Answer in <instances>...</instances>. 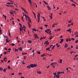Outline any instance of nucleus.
<instances>
[{
	"mask_svg": "<svg viewBox=\"0 0 78 78\" xmlns=\"http://www.w3.org/2000/svg\"><path fill=\"white\" fill-rule=\"evenodd\" d=\"M71 20H69V21H68V22H69V23H71Z\"/></svg>",
	"mask_w": 78,
	"mask_h": 78,
	"instance_id": "obj_54",
	"label": "nucleus"
},
{
	"mask_svg": "<svg viewBox=\"0 0 78 78\" xmlns=\"http://www.w3.org/2000/svg\"><path fill=\"white\" fill-rule=\"evenodd\" d=\"M60 45H58L57 46V48H58L59 47H60Z\"/></svg>",
	"mask_w": 78,
	"mask_h": 78,
	"instance_id": "obj_63",
	"label": "nucleus"
},
{
	"mask_svg": "<svg viewBox=\"0 0 78 78\" xmlns=\"http://www.w3.org/2000/svg\"><path fill=\"white\" fill-rule=\"evenodd\" d=\"M12 22V24L14 25H15V23H14V21H13Z\"/></svg>",
	"mask_w": 78,
	"mask_h": 78,
	"instance_id": "obj_60",
	"label": "nucleus"
},
{
	"mask_svg": "<svg viewBox=\"0 0 78 78\" xmlns=\"http://www.w3.org/2000/svg\"><path fill=\"white\" fill-rule=\"evenodd\" d=\"M45 32L46 33H47V34H49L48 32V30H45Z\"/></svg>",
	"mask_w": 78,
	"mask_h": 78,
	"instance_id": "obj_31",
	"label": "nucleus"
},
{
	"mask_svg": "<svg viewBox=\"0 0 78 78\" xmlns=\"http://www.w3.org/2000/svg\"><path fill=\"white\" fill-rule=\"evenodd\" d=\"M47 30H48V31H50V33H49V35H51V34H52V33H51V30H50V29H47Z\"/></svg>",
	"mask_w": 78,
	"mask_h": 78,
	"instance_id": "obj_3",
	"label": "nucleus"
},
{
	"mask_svg": "<svg viewBox=\"0 0 78 78\" xmlns=\"http://www.w3.org/2000/svg\"><path fill=\"white\" fill-rule=\"evenodd\" d=\"M49 17H50V19H53V17H52V16H49Z\"/></svg>",
	"mask_w": 78,
	"mask_h": 78,
	"instance_id": "obj_26",
	"label": "nucleus"
},
{
	"mask_svg": "<svg viewBox=\"0 0 78 78\" xmlns=\"http://www.w3.org/2000/svg\"><path fill=\"white\" fill-rule=\"evenodd\" d=\"M49 49H50V48H46V51H47L48 50H49Z\"/></svg>",
	"mask_w": 78,
	"mask_h": 78,
	"instance_id": "obj_30",
	"label": "nucleus"
},
{
	"mask_svg": "<svg viewBox=\"0 0 78 78\" xmlns=\"http://www.w3.org/2000/svg\"><path fill=\"white\" fill-rule=\"evenodd\" d=\"M6 6H9V7H11L14 8V6L13 5H9L7 4L6 5Z\"/></svg>",
	"mask_w": 78,
	"mask_h": 78,
	"instance_id": "obj_7",
	"label": "nucleus"
},
{
	"mask_svg": "<svg viewBox=\"0 0 78 78\" xmlns=\"http://www.w3.org/2000/svg\"><path fill=\"white\" fill-rule=\"evenodd\" d=\"M33 66H34V67H37V64H33Z\"/></svg>",
	"mask_w": 78,
	"mask_h": 78,
	"instance_id": "obj_23",
	"label": "nucleus"
},
{
	"mask_svg": "<svg viewBox=\"0 0 78 78\" xmlns=\"http://www.w3.org/2000/svg\"><path fill=\"white\" fill-rule=\"evenodd\" d=\"M53 38V36H51L49 38V39L50 40H51Z\"/></svg>",
	"mask_w": 78,
	"mask_h": 78,
	"instance_id": "obj_16",
	"label": "nucleus"
},
{
	"mask_svg": "<svg viewBox=\"0 0 78 78\" xmlns=\"http://www.w3.org/2000/svg\"><path fill=\"white\" fill-rule=\"evenodd\" d=\"M7 59V58H3V60L4 61V62H6V61H5V59Z\"/></svg>",
	"mask_w": 78,
	"mask_h": 78,
	"instance_id": "obj_22",
	"label": "nucleus"
},
{
	"mask_svg": "<svg viewBox=\"0 0 78 78\" xmlns=\"http://www.w3.org/2000/svg\"><path fill=\"white\" fill-rule=\"evenodd\" d=\"M12 44V46H14V45H15V44L14 43Z\"/></svg>",
	"mask_w": 78,
	"mask_h": 78,
	"instance_id": "obj_52",
	"label": "nucleus"
},
{
	"mask_svg": "<svg viewBox=\"0 0 78 78\" xmlns=\"http://www.w3.org/2000/svg\"><path fill=\"white\" fill-rule=\"evenodd\" d=\"M78 40L75 41V43H78Z\"/></svg>",
	"mask_w": 78,
	"mask_h": 78,
	"instance_id": "obj_47",
	"label": "nucleus"
},
{
	"mask_svg": "<svg viewBox=\"0 0 78 78\" xmlns=\"http://www.w3.org/2000/svg\"><path fill=\"white\" fill-rule=\"evenodd\" d=\"M31 29H32V32H33V31H37L35 29H32V28H31Z\"/></svg>",
	"mask_w": 78,
	"mask_h": 78,
	"instance_id": "obj_12",
	"label": "nucleus"
},
{
	"mask_svg": "<svg viewBox=\"0 0 78 78\" xmlns=\"http://www.w3.org/2000/svg\"><path fill=\"white\" fill-rule=\"evenodd\" d=\"M68 40H69V41H71V39H70V38H69Z\"/></svg>",
	"mask_w": 78,
	"mask_h": 78,
	"instance_id": "obj_62",
	"label": "nucleus"
},
{
	"mask_svg": "<svg viewBox=\"0 0 78 78\" xmlns=\"http://www.w3.org/2000/svg\"><path fill=\"white\" fill-rule=\"evenodd\" d=\"M3 69L2 68H0V70L2 71Z\"/></svg>",
	"mask_w": 78,
	"mask_h": 78,
	"instance_id": "obj_46",
	"label": "nucleus"
},
{
	"mask_svg": "<svg viewBox=\"0 0 78 78\" xmlns=\"http://www.w3.org/2000/svg\"><path fill=\"white\" fill-rule=\"evenodd\" d=\"M55 47V45H54L53 46H52V48H51V50L54 49V47Z\"/></svg>",
	"mask_w": 78,
	"mask_h": 78,
	"instance_id": "obj_33",
	"label": "nucleus"
},
{
	"mask_svg": "<svg viewBox=\"0 0 78 78\" xmlns=\"http://www.w3.org/2000/svg\"><path fill=\"white\" fill-rule=\"evenodd\" d=\"M68 47V45L66 43L65 45V48H67Z\"/></svg>",
	"mask_w": 78,
	"mask_h": 78,
	"instance_id": "obj_19",
	"label": "nucleus"
},
{
	"mask_svg": "<svg viewBox=\"0 0 78 78\" xmlns=\"http://www.w3.org/2000/svg\"><path fill=\"white\" fill-rule=\"evenodd\" d=\"M11 50V48H9V49H8V51H10V50Z\"/></svg>",
	"mask_w": 78,
	"mask_h": 78,
	"instance_id": "obj_58",
	"label": "nucleus"
},
{
	"mask_svg": "<svg viewBox=\"0 0 78 78\" xmlns=\"http://www.w3.org/2000/svg\"><path fill=\"white\" fill-rule=\"evenodd\" d=\"M40 16L38 15V16H37L38 19H40Z\"/></svg>",
	"mask_w": 78,
	"mask_h": 78,
	"instance_id": "obj_44",
	"label": "nucleus"
},
{
	"mask_svg": "<svg viewBox=\"0 0 78 78\" xmlns=\"http://www.w3.org/2000/svg\"><path fill=\"white\" fill-rule=\"evenodd\" d=\"M27 68H29V69H30L31 67H30V66H27Z\"/></svg>",
	"mask_w": 78,
	"mask_h": 78,
	"instance_id": "obj_20",
	"label": "nucleus"
},
{
	"mask_svg": "<svg viewBox=\"0 0 78 78\" xmlns=\"http://www.w3.org/2000/svg\"><path fill=\"white\" fill-rule=\"evenodd\" d=\"M40 21V18H38V22L39 23Z\"/></svg>",
	"mask_w": 78,
	"mask_h": 78,
	"instance_id": "obj_28",
	"label": "nucleus"
},
{
	"mask_svg": "<svg viewBox=\"0 0 78 78\" xmlns=\"http://www.w3.org/2000/svg\"><path fill=\"white\" fill-rule=\"evenodd\" d=\"M71 25H70L69 24H68V27H69Z\"/></svg>",
	"mask_w": 78,
	"mask_h": 78,
	"instance_id": "obj_49",
	"label": "nucleus"
},
{
	"mask_svg": "<svg viewBox=\"0 0 78 78\" xmlns=\"http://www.w3.org/2000/svg\"><path fill=\"white\" fill-rule=\"evenodd\" d=\"M18 50H20V51H22V48L21 47H20L19 49H18Z\"/></svg>",
	"mask_w": 78,
	"mask_h": 78,
	"instance_id": "obj_21",
	"label": "nucleus"
},
{
	"mask_svg": "<svg viewBox=\"0 0 78 78\" xmlns=\"http://www.w3.org/2000/svg\"><path fill=\"white\" fill-rule=\"evenodd\" d=\"M55 24H54L52 25V27H55Z\"/></svg>",
	"mask_w": 78,
	"mask_h": 78,
	"instance_id": "obj_27",
	"label": "nucleus"
},
{
	"mask_svg": "<svg viewBox=\"0 0 78 78\" xmlns=\"http://www.w3.org/2000/svg\"><path fill=\"white\" fill-rule=\"evenodd\" d=\"M43 2H44V3L45 4H46V5H48V4L45 1H43Z\"/></svg>",
	"mask_w": 78,
	"mask_h": 78,
	"instance_id": "obj_18",
	"label": "nucleus"
},
{
	"mask_svg": "<svg viewBox=\"0 0 78 78\" xmlns=\"http://www.w3.org/2000/svg\"><path fill=\"white\" fill-rule=\"evenodd\" d=\"M29 2H30V4L31 5V0H29Z\"/></svg>",
	"mask_w": 78,
	"mask_h": 78,
	"instance_id": "obj_34",
	"label": "nucleus"
},
{
	"mask_svg": "<svg viewBox=\"0 0 78 78\" xmlns=\"http://www.w3.org/2000/svg\"><path fill=\"white\" fill-rule=\"evenodd\" d=\"M20 32H21V31H22L23 30V29L22 27H20Z\"/></svg>",
	"mask_w": 78,
	"mask_h": 78,
	"instance_id": "obj_5",
	"label": "nucleus"
},
{
	"mask_svg": "<svg viewBox=\"0 0 78 78\" xmlns=\"http://www.w3.org/2000/svg\"><path fill=\"white\" fill-rule=\"evenodd\" d=\"M56 76V78H60L59 77L60 76L59 75L57 74L55 75Z\"/></svg>",
	"mask_w": 78,
	"mask_h": 78,
	"instance_id": "obj_9",
	"label": "nucleus"
},
{
	"mask_svg": "<svg viewBox=\"0 0 78 78\" xmlns=\"http://www.w3.org/2000/svg\"><path fill=\"white\" fill-rule=\"evenodd\" d=\"M34 36L35 37V38H38V39H39V37H38L37 35V34H34Z\"/></svg>",
	"mask_w": 78,
	"mask_h": 78,
	"instance_id": "obj_1",
	"label": "nucleus"
},
{
	"mask_svg": "<svg viewBox=\"0 0 78 78\" xmlns=\"http://www.w3.org/2000/svg\"><path fill=\"white\" fill-rule=\"evenodd\" d=\"M7 4L8 5H13V3H7Z\"/></svg>",
	"mask_w": 78,
	"mask_h": 78,
	"instance_id": "obj_24",
	"label": "nucleus"
},
{
	"mask_svg": "<svg viewBox=\"0 0 78 78\" xmlns=\"http://www.w3.org/2000/svg\"><path fill=\"white\" fill-rule=\"evenodd\" d=\"M55 62H53L51 63L50 65H51V66H54L55 65Z\"/></svg>",
	"mask_w": 78,
	"mask_h": 78,
	"instance_id": "obj_6",
	"label": "nucleus"
},
{
	"mask_svg": "<svg viewBox=\"0 0 78 78\" xmlns=\"http://www.w3.org/2000/svg\"><path fill=\"white\" fill-rule=\"evenodd\" d=\"M72 5L74 6H75V4H72Z\"/></svg>",
	"mask_w": 78,
	"mask_h": 78,
	"instance_id": "obj_38",
	"label": "nucleus"
},
{
	"mask_svg": "<svg viewBox=\"0 0 78 78\" xmlns=\"http://www.w3.org/2000/svg\"><path fill=\"white\" fill-rule=\"evenodd\" d=\"M46 45H48L49 44V42H48V43H46Z\"/></svg>",
	"mask_w": 78,
	"mask_h": 78,
	"instance_id": "obj_56",
	"label": "nucleus"
},
{
	"mask_svg": "<svg viewBox=\"0 0 78 78\" xmlns=\"http://www.w3.org/2000/svg\"><path fill=\"white\" fill-rule=\"evenodd\" d=\"M60 40H61V41L63 42V41H64V39H61Z\"/></svg>",
	"mask_w": 78,
	"mask_h": 78,
	"instance_id": "obj_35",
	"label": "nucleus"
},
{
	"mask_svg": "<svg viewBox=\"0 0 78 78\" xmlns=\"http://www.w3.org/2000/svg\"><path fill=\"white\" fill-rule=\"evenodd\" d=\"M15 10H16V11H18L19 10V9L16 8V9H15Z\"/></svg>",
	"mask_w": 78,
	"mask_h": 78,
	"instance_id": "obj_41",
	"label": "nucleus"
},
{
	"mask_svg": "<svg viewBox=\"0 0 78 78\" xmlns=\"http://www.w3.org/2000/svg\"><path fill=\"white\" fill-rule=\"evenodd\" d=\"M47 8H48V10H50V9H51V8H50V7H49V6H47Z\"/></svg>",
	"mask_w": 78,
	"mask_h": 78,
	"instance_id": "obj_13",
	"label": "nucleus"
},
{
	"mask_svg": "<svg viewBox=\"0 0 78 78\" xmlns=\"http://www.w3.org/2000/svg\"><path fill=\"white\" fill-rule=\"evenodd\" d=\"M27 56H24V59H26V58Z\"/></svg>",
	"mask_w": 78,
	"mask_h": 78,
	"instance_id": "obj_53",
	"label": "nucleus"
},
{
	"mask_svg": "<svg viewBox=\"0 0 78 78\" xmlns=\"http://www.w3.org/2000/svg\"><path fill=\"white\" fill-rule=\"evenodd\" d=\"M44 26L46 27H47L48 26V25H45Z\"/></svg>",
	"mask_w": 78,
	"mask_h": 78,
	"instance_id": "obj_61",
	"label": "nucleus"
},
{
	"mask_svg": "<svg viewBox=\"0 0 78 78\" xmlns=\"http://www.w3.org/2000/svg\"><path fill=\"white\" fill-rule=\"evenodd\" d=\"M37 53H38V54H41V52L38 51V52H37Z\"/></svg>",
	"mask_w": 78,
	"mask_h": 78,
	"instance_id": "obj_51",
	"label": "nucleus"
},
{
	"mask_svg": "<svg viewBox=\"0 0 78 78\" xmlns=\"http://www.w3.org/2000/svg\"><path fill=\"white\" fill-rule=\"evenodd\" d=\"M43 39V38L42 37H41V38H40V40H41Z\"/></svg>",
	"mask_w": 78,
	"mask_h": 78,
	"instance_id": "obj_55",
	"label": "nucleus"
},
{
	"mask_svg": "<svg viewBox=\"0 0 78 78\" xmlns=\"http://www.w3.org/2000/svg\"><path fill=\"white\" fill-rule=\"evenodd\" d=\"M76 34H78L77 35V36H76V37H78V33H76Z\"/></svg>",
	"mask_w": 78,
	"mask_h": 78,
	"instance_id": "obj_45",
	"label": "nucleus"
},
{
	"mask_svg": "<svg viewBox=\"0 0 78 78\" xmlns=\"http://www.w3.org/2000/svg\"><path fill=\"white\" fill-rule=\"evenodd\" d=\"M6 69H3V71H4L5 72H6Z\"/></svg>",
	"mask_w": 78,
	"mask_h": 78,
	"instance_id": "obj_37",
	"label": "nucleus"
},
{
	"mask_svg": "<svg viewBox=\"0 0 78 78\" xmlns=\"http://www.w3.org/2000/svg\"><path fill=\"white\" fill-rule=\"evenodd\" d=\"M27 43H29V44H31L32 43V41L30 40H29L27 41Z\"/></svg>",
	"mask_w": 78,
	"mask_h": 78,
	"instance_id": "obj_8",
	"label": "nucleus"
},
{
	"mask_svg": "<svg viewBox=\"0 0 78 78\" xmlns=\"http://www.w3.org/2000/svg\"><path fill=\"white\" fill-rule=\"evenodd\" d=\"M19 25H20V27H22V25H21V24L20 23H19Z\"/></svg>",
	"mask_w": 78,
	"mask_h": 78,
	"instance_id": "obj_42",
	"label": "nucleus"
},
{
	"mask_svg": "<svg viewBox=\"0 0 78 78\" xmlns=\"http://www.w3.org/2000/svg\"><path fill=\"white\" fill-rule=\"evenodd\" d=\"M28 20H29V22H30V23H31V21L30 19H28Z\"/></svg>",
	"mask_w": 78,
	"mask_h": 78,
	"instance_id": "obj_15",
	"label": "nucleus"
},
{
	"mask_svg": "<svg viewBox=\"0 0 78 78\" xmlns=\"http://www.w3.org/2000/svg\"><path fill=\"white\" fill-rule=\"evenodd\" d=\"M6 52H4V54L5 55H6Z\"/></svg>",
	"mask_w": 78,
	"mask_h": 78,
	"instance_id": "obj_64",
	"label": "nucleus"
},
{
	"mask_svg": "<svg viewBox=\"0 0 78 78\" xmlns=\"http://www.w3.org/2000/svg\"><path fill=\"white\" fill-rule=\"evenodd\" d=\"M3 16L5 18H6V16L5 15H3Z\"/></svg>",
	"mask_w": 78,
	"mask_h": 78,
	"instance_id": "obj_48",
	"label": "nucleus"
},
{
	"mask_svg": "<svg viewBox=\"0 0 78 78\" xmlns=\"http://www.w3.org/2000/svg\"><path fill=\"white\" fill-rule=\"evenodd\" d=\"M6 43H8V42H9V41L8 40V38H7L6 39Z\"/></svg>",
	"mask_w": 78,
	"mask_h": 78,
	"instance_id": "obj_17",
	"label": "nucleus"
},
{
	"mask_svg": "<svg viewBox=\"0 0 78 78\" xmlns=\"http://www.w3.org/2000/svg\"><path fill=\"white\" fill-rule=\"evenodd\" d=\"M78 56V55H76L75 56V58H76V57H77V56Z\"/></svg>",
	"mask_w": 78,
	"mask_h": 78,
	"instance_id": "obj_57",
	"label": "nucleus"
},
{
	"mask_svg": "<svg viewBox=\"0 0 78 78\" xmlns=\"http://www.w3.org/2000/svg\"><path fill=\"white\" fill-rule=\"evenodd\" d=\"M62 60L61 59L60 60V63H62Z\"/></svg>",
	"mask_w": 78,
	"mask_h": 78,
	"instance_id": "obj_43",
	"label": "nucleus"
},
{
	"mask_svg": "<svg viewBox=\"0 0 78 78\" xmlns=\"http://www.w3.org/2000/svg\"><path fill=\"white\" fill-rule=\"evenodd\" d=\"M71 30V29H69L66 30V32H70Z\"/></svg>",
	"mask_w": 78,
	"mask_h": 78,
	"instance_id": "obj_10",
	"label": "nucleus"
},
{
	"mask_svg": "<svg viewBox=\"0 0 78 78\" xmlns=\"http://www.w3.org/2000/svg\"><path fill=\"white\" fill-rule=\"evenodd\" d=\"M17 51H18V49H15V52H16Z\"/></svg>",
	"mask_w": 78,
	"mask_h": 78,
	"instance_id": "obj_40",
	"label": "nucleus"
},
{
	"mask_svg": "<svg viewBox=\"0 0 78 78\" xmlns=\"http://www.w3.org/2000/svg\"><path fill=\"white\" fill-rule=\"evenodd\" d=\"M37 73L39 74H41V72L40 71H38L37 72Z\"/></svg>",
	"mask_w": 78,
	"mask_h": 78,
	"instance_id": "obj_14",
	"label": "nucleus"
},
{
	"mask_svg": "<svg viewBox=\"0 0 78 78\" xmlns=\"http://www.w3.org/2000/svg\"><path fill=\"white\" fill-rule=\"evenodd\" d=\"M44 55L45 54H43L41 55V57H43L45 56Z\"/></svg>",
	"mask_w": 78,
	"mask_h": 78,
	"instance_id": "obj_25",
	"label": "nucleus"
},
{
	"mask_svg": "<svg viewBox=\"0 0 78 78\" xmlns=\"http://www.w3.org/2000/svg\"><path fill=\"white\" fill-rule=\"evenodd\" d=\"M30 22L27 23V24H28V25H29V26L30 25Z\"/></svg>",
	"mask_w": 78,
	"mask_h": 78,
	"instance_id": "obj_59",
	"label": "nucleus"
},
{
	"mask_svg": "<svg viewBox=\"0 0 78 78\" xmlns=\"http://www.w3.org/2000/svg\"><path fill=\"white\" fill-rule=\"evenodd\" d=\"M53 74L55 76H56V73H53Z\"/></svg>",
	"mask_w": 78,
	"mask_h": 78,
	"instance_id": "obj_29",
	"label": "nucleus"
},
{
	"mask_svg": "<svg viewBox=\"0 0 78 78\" xmlns=\"http://www.w3.org/2000/svg\"><path fill=\"white\" fill-rule=\"evenodd\" d=\"M24 12H25V13L28 14V13L26 11V10H24Z\"/></svg>",
	"mask_w": 78,
	"mask_h": 78,
	"instance_id": "obj_39",
	"label": "nucleus"
},
{
	"mask_svg": "<svg viewBox=\"0 0 78 78\" xmlns=\"http://www.w3.org/2000/svg\"><path fill=\"white\" fill-rule=\"evenodd\" d=\"M48 41H45V43H44V44H46V43H48Z\"/></svg>",
	"mask_w": 78,
	"mask_h": 78,
	"instance_id": "obj_32",
	"label": "nucleus"
},
{
	"mask_svg": "<svg viewBox=\"0 0 78 78\" xmlns=\"http://www.w3.org/2000/svg\"><path fill=\"white\" fill-rule=\"evenodd\" d=\"M11 69V67L9 66H8V69Z\"/></svg>",
	"mask_w": 78,
	"mask_h": 78,
	"instance_id": "obj_36",
	"label": "nucleus"
},
{
	"mask_svg": "<svg viewBox=\"0 0 78 78\" xmlns=\"http://www.w3.org/2000/svg\"><path fill=\"white\" fill-rule=\"evenodd\" d=\"M71 40H72V41H74V39L73 38H71Z\"/></svg>",
	"mask_w": 78,
	"mask_h": 78,
	"instance_id": "obj_50",
	"label": "nucleus"
},
{
	"mask_svg": "<svg viewBox=\"0 0 78 78\" xmlns=\"http://www.w3.org/2000/svg\"><path fill=\"white\" fill-rule=\"evenodd\" d=\"M25 17H26V18H27V19H30V17H29V16H27L26 15V14L25 13Z\"/></svg>",
	"mask_w": 78,
	"mask_h": 78,
	"instance_id": "obj_4",
	"label": "nucleus"
},
{
	"mask_svg": "<svg viewBox=\"0 0 78 78\" xmlns=\"http://www.w3.org/2000/svg\"><path fill=\"white\" fill-rule=\"evenodd\" d=\"M30 67L31 68H33L34 67V66H33V64H30Z\"/></svg>",
	"mask_w": 78,
	"mask_h": 78,
	"instance_id": "obj_2",
	"label": "nucleus"
},
{
	"mask_svg": "<svg viewBox=\"0 0 78 78\" xmlns=\"http://www.w3.org/2000/svg\"><path fill=\"white\" fill-rule=\"evenodd\" d=\"M62 73H61V72H58L57 73V75H59L60 74Z\"/></svg>",
	"mask_w": 78,
	"mask_h": 78,
	"instance_id": "obj_11",
	"label": "nucleus"
}]
</instances>
